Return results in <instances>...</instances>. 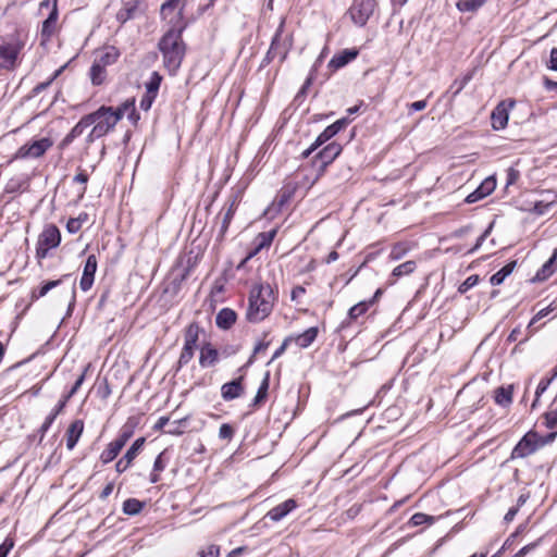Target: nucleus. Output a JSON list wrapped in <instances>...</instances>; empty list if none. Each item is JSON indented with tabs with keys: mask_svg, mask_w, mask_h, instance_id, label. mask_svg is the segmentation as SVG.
Returning a JSON list of instances; mask_svg holds the SVG:
<instances>
[{
	"mask_svg": "<svg viewBox=\"0 0 557 557\" xmlns=\"http://www.w3.org/2000/svg\"><path fill=\"white\" fill-rule=\"evenodd\" d=\"M159 49L164 55V62L168 66L174 61V28L171 27L166 30L164 36L159 42Z\"/></svg>",
	"mask_w": 557,
	"mask_h": 557,
	"instance_id": "nucleus-14",
	"label": "nucleus"
},
{
	"mask_svg": "<svg viewBox=\"0 0 557 557\" xmlns=\"http://www.w3.org/2000/svg\"><path fill=\"white\" fill-rule=\"evenodd\" d=\"M295 191L296 186L292 184L284 185L276 197L278 207H283L284 205H286L293 198Z\"/></svg>",
	"mask_w": 557,
	"mask_h": 557,
	"instance_id": "nucleus-37",
	"label": "nucleus"
},
{
	"mask_svg": "<svg viewBox=\"0 0 557 557\" xmlns=\"http://www.w3.org/2000/svg\"><path fill=\"white\" fill-rule=\"evenodd\" d=\"M358 55V50L356 49H345L339 53L335 54L329 62V67L332 71H336L338 69L344 67L349 62L355 60Z\"/></svg>",
	"mask_w": 557,
	"mask_h": 557,
	"instance_id": "nucleus-17",
	"label": "nucleus"
},
{
	"mask_svg": "<svg viewBox=\"0 0 557 557\" xmlns=\"http://www.w3.org/2000/svg\"><path fill=\"white\" fill-rule=\"evenodd\" d=\"M348 124L347 119H341L329 125L315 139V141L302 152L304 158H308L317 148L321 145L330 140L333 136H335L341 129H343Z\"/></svg>",
	"mask_w": 557,
	"mask_h": 557,
	"instance_id": "nucleus-10",
	"label": "nucleus"
},
{
	"mask_svg": "<svg viewBox=\"0 0 557 557\" xmlns=\"http://www.w3.org/2000/svg\"><path fill=\"white\" fill-rule=\"evenodd\" d=\"M276 57H278V54H277L275 51H273V49L270 47V48H269V50H268V52H267V54H265V57H264V58H263V60H262L261 65H262V66L268 65V64H269L270 62H272Z\"/></svg>",
	"mask_w": 557,
	"mask_h": 557,
	"instance_id": "nucleus-62",
	"label": "nucleus"
},
{
	"mask_svg": "<svg viewBox=\"0 0 557 557\" xmlns=\"http://www.w3.org/2000/svg\"><path fill=\"white\" fill-rule=\"evenodd\" d=\"M13 546L14 541L10 537H7L0 545V557H7L9 552L13 548Z\"/></svg>",
	"mask_w": 557,
	"mask_h": 557,
	"instance_id": "nucleus-52",
	"label": "nucleus"
},
{
	"mask_svg": "<svg viewBox=\"0 0 557 557\" xmlns=\"http://www.w3.org/2000/svg\"><path fill=\"white\" fill-rule=\"evenodd\" d=\"M544 424L552 430L557 428V400H555L548 411L544 413Z\"/></svg>",
	"mask_w": 557,
	"mask_h": 557,
	"instance_id": "nucleus-39",
	"label": "nucleus"
},
{
	"mask_svg": "<svg viewBox=\"0 0 557 557\" xmlns=\"http://www.w3.org/2000/svg\"><path fill=\"white\" fill-rule=\"evenodd\" d=\"M97 271V258L95 255H89L84 265L83 275L81 277L79 286L82 290L87 292L91 288Z\"/></svg>",
	"mask_w": 557,
	"mask_h": 557,
	"instance_id": "nucleus-11",
	"label": "nucleus"
},
{
	"mask_svg": "<svg viewBox=\"0 0 557 557\" xmlns=\"http://www.w3.org/2000/svg\"><path fill=\"white\" fill-rule=\"evenodd\" d=\"M219 358V352L211 345L201 347L199 363L202 368L213 366Z\"/></svg>",
	"mask_w": 557,
	"mask_h": 557,
	"instance_id": "nucleus-26",
	"label": "nucleus"
},
{
	"mask_svg": "<svg viewBox=\"0 0 557 557\" xmlns=\"http://www.w3.org/2000/svg\"><path fill=\"white\" fill-rule=\"evenodd\" d=\"M113 488H114V484H113V482L108 483V484L104 486V488L102 490V492L100 493V498H101V499H106V498H108V497L111 495V493H112Z\"/></svg>",
	"mask_w": 557,
	"mask_h": 557,
	"instance_id": "nucleus-64",
	"label": "nucleus"
},
{
	"mask_svg": "<svg viewBox=\"0 0 557 557\" xmlns=\"http://www.w3.org/2000/svg\"><path fill=\"white\" fill-rule=\"evenodd\" d=\"M62 71H63V66L60 67L59 70H57L48 81L36 85L35 88L33 89V92L35 95H38L41 91H44L45 89H47L52 84V82L62 73Z\"/></svg>",
	"mask_w": 557,
	"mask_h": 557,
	"instance_id": "nucleus-46",
	"label": "nucleus"
},
{
	"mask_svg": "<svg viewBox=\"0 0 557 557\" xmlns=\"http://www.w3.org/2000/svg\"><path fill=\"white\" fill-rule=\"evenodd\" d=\"M61 243V233L59 228L49 224L45 226L40 233L36 247V257L41 260L48 256V251L52 248H57Z\"/></svg>",
	"mask_w": 557,
	"mask_h": 557,
	"instance_id": "nucleus-4",
	"label": "nucleus"
},
{
	"mask_svg": "<svg viewBox=\"0 0 557 557\" xmlns=\"http://www.w3.org/2000/svg\"><path fill=\"white\" fill-rule=\"evenodd\" d=\"M134 10L135 5L131 7V3H127L126 7L117 13V20H120L123 23L126 22L127 20L133 17Z\"/></svg>",
	"mask_w": 557,
	"mask_h": 557,
	"instance_id": "nucleus-48",
	"label": "nucleus"
},
{
	"mask_svg": "<svg viewBox=\"0 0 557 557\" xmlns=\"http://www.w3.org/2000/svg\"><path fill=\"white\" fill-rule=\"evenodd\" d=\"M57 417L58 416H55V413L51 412L46 418L45 422L42 423V425L39 429L40 441L44 438V436L46 435L47 431L49 430V428L51 426V424L53 423V421L55 420Z\"/></svg>",
	"mask_w": 557,
	"mask_h": 557,
	"instance_id": "nucleus-50",
	"label": "nucleus"
},
{
	"mask_svg": "<svg viewBox=\"0 0 557 557\" xmlns=\"http://www.w3.org/2000/svg\"><path fill=\"white\" fill-rule=\"evenodd\" d=\"M132 104L124 102L117 108L101 106L98 110L87 114L91 131L86 137V143L91 144L110 133L117 122L123 117Z\"/></svg>",
	"mask_w": 557,
	"mask_h": 557,
	"instance_id": "nucleus-1",
	"label": "nucleus"
},
{
	"mask_svg": "<svg viewBox=\"0 0 557 557\" xmlns=\"http://www.w3.org/2000/svg\"><path fill=\"white\" fill-rule=\"evenodd\" d=\"M557 435V432H552L545 436H541L539 434V444H540V447H543L547 444H550L552 442H554L555 437Z\"/></svg>",
	"mask_w": 557,
	"mask_h": 557,
	"instance_id": "nucleus-59",
	"label": "nucleus"
},
{
	"mask_svg": "<svg viewBox=\"0 0 557 557\" xmlns=\"http://www.w3.org/2000/svg\"><path fill=\"white\" fill-rule=\"evenodd\" d=\"M512 385L500 386L494 392V400L497 405L507 407L512 403Z\"/></svg>",
	"mask_w": 557,
	"mask_h": 557,
	"instance_id": "nucleus-27",
	"label": "nucleus"
},
{
	"mask_svg": "<svg viewBox=\"0 0 557 557\" xmlns=\"http://www.w3.org/2000/svg\"><path fill=\"white\" fill-rule=\"evenodd\" d=\"M479 282L478 275H470L467 277L459 286L458 292L460 294L467 293L469 289H471L473 286H475Z\"/></svg>",
	"mask_w": 557,
	"mask_h": 557,
	"instance_id": "nucleus-47",
	"label": "nucleus"
},
{
	"mask_svg": "<svg viewBox=\"0 0 557 557\" xmlns=\"http://www.w3.org/2000/svg\"><path fill=\"white\" fill-rule=\"evenodd\" d=\"M237 205H238V196L234 195L230 199L227 210L223 213L222 223H221V227H220V232H219V237L223 238L224 235L226 234L228 226L231 224V221L234 216V213L237 209Z\"/></svg>",
	"mask_w": 557,
	"mask_h": 557,
	"instance_id": "nucleus-22",
	"label": "nucleus"
},
{
	"mask_svg": "<svg viewBox=\"0 0 557 557\" xmlns=\"http://www.w3.org/2000/svg\"><path fill=\"white\" fill-rule=\"evenodd\" d=\"M373 302L374 299H371L369 301H360L352 306L348 311L349 322L356 321L359 317L364 314Z\"/></svg>",
	"mask_w": 557,
	"mask_h": 557,
	"instance_id": "nucleus-32",
	"label": "nucleus"
},
{
	"mask_svg": "<svg viewBox=\"0 0 557 557\" xmlns=\"http://www.w3.org/2000/svg\"><path fill=\"white\" fill-rule=\"evenodd\" d=\"M144 443V437L137 438L127 449L125 455L115 463V469L119 473L124 472L131 466L132 461L136 458L139 450L141 449Z\"/></svg>",
	"mask_w": 557,
	"mask_h": 557,
	"instance_id": "nucleus-12",
	"label": "nucleus"
},
{
	"mask_svg": "<svg viewBox=\"0 0 557 557\" xmlns=\"http://www.w3.org/2000/svg\"><path fill=\"white\" fill-rule=\"evenodd\" d=\"M194 350L195 348L194 347H189V346H185L183 347V350H182V354H181V357H180V363H187L193 355H194Z\"/></svg>",
	"mask_w": 557,
	"mask_h": 557,
	"instance_id": "nucleus-53",
	"label": "nucleus"
},
{
	"mask_svg": "<svg viewBox=\"0 0 557 557\" xmlns=\"http://www.w3.org/2000/svg\"><path fill=\"white\" fill-rule=\"evenodd\" d=\"M552 379H542L536 387V392H535V400L533 403V407L535 406V403L537 401V399L540 398V396L548 388V386L550 385L552 383Z\"/></svg>",
	"mask_w": 557,
	"mask_h": 557,
	"instance_id": "nucleus-49",
	"label": "nucleus"
},
{
	"mask_svg": "<svg viewBox=\"0 0 557 557\" xmlns=\"http://www.w3.org/2000/svg\"><path fill=\"white\" fill-rule=\"evenodd\" d=\"M376 8V0H355L349 9V14L354 23L363 26Z\"/></svg>",
	"mask_w": 557,
	"mask_h": 557,
	"instance_id": "nucleus-7",
	"label": "nucleus"
},
{
	"mask_svg": "<svg viewBox=\"0 0 557 557\" xmlns=\"http://www.w3.org/2000/svg\"><path fill=\"white\" fill-rule=\"evenodd\" d=\"M61 282H62V280H57V281H49V282L45 283L42 286H40L38 292L33 293V298H41V297L46 296L49 290L59 286L61 284Z\"/></svg>",
	"mask_w": 557,
	"mask_h": 557,
	"instance_id": "nucleus-45",
	"label": "nucleus"
},
{
	"mask_svg": "<svg viewBox=\"0 0 557 557\" xmlns=\"http://www.w3.org/2000/svg\"><path fill=\"white\" fill-rule=\"evenodd\" d=\"M274 300V292L269 284H256L249 294L247 320L252 323L264 320L271 313Z\"/></svg>",
	"mask_w": 557,
	"mask_h": 557,
	"instance_id": "nucleus-2",
	"label": "nucleus"
},
{
	"mask_svg": "<svg viewBox=\"0 0 557 557\" xmlns=\"http://www.w3.org/2000/svg\"><path fill=\"white\" fill-rule=\"evenodd\" d=\"M107 77L106 66L94 61L90 67V79L94 85H101Z\"/></svg>",
	"mask_w": 557,
	"mask_h": 557,
	"instance_id": "nucleus-34",
	"label": "nucleus"
},
{
	"mask_svg": "<svg viewBox=\"0 0 557 557\" xmlns=\"http://www.w3.org/2000/svg\"><path fill=\"white\" fill-rule=\"evenodd\" d=\"M52 146V140L49 138H41L39 140H35L30 144H25L18 148L15 157L18 159H28V158H39L41 157L50 147Z\"/></svg>",
	"mask_w": 557,
	"mask_h": 557,
	"instance_id": "nucleus-9",
	"label": "nucleus"
},
{
	"mask_svg": "<svg viewBox=\"0 0 557 557\" xmlns=\"http://www.w3.org/2000/svg\"><path fill=\"white\" fill-rule=\"evenodd\" d=\"M539 433L529 431L515 446L511 451V458H524L540 449Z\"/></svg>",
	"mask_w": 557,
	"mask_h": 557,
	"instance_id": "nucleus-8",
	"label": "nucleus"
},
{
	"mask_svg": "<svg viewBox=\"0 0 557 557\" xmlns=\"http://www.w3.org/2000/svg\"><path fill=\"white\" fill-rule=\"evenodd\" d=\"M123 447L116 443L115 441H112L108 444L107 448L101 453L100 459L103 463H109L112 460H114L117 455L120 454L121 449Z\"/></svg>",
	"mask_w": 557,
	"mask_h": 557,
	"instance_id": "nucleus-30",
	"label": "nucleus"
},
{
	"mask_svg": "<svg viewBox=\"0 0 557 557\" xmlns=\"http://www.w3.org/2000/svg\"><path fill=\"white\" fill-rule=\"evenodd\" d=\"M342 146L337 143H331L325 146L319 153L318 158L321 161V165L325 166L334 161V159L341 153Z\"/></svg>",
	"mask_w": 557,
	"mask_h": 557,
	"instance_id": "nucleus-23",
	"label": "nucleus"
},
{
	"mask_svg": "<svg viewBox=\"0 0 557 557\" xmlns=\"http://www.w3.org/2000/svg\"><path fill=\"white\" fill-rule=\"evenodd\" d=\"M557 270V265L553 264V261L547 260L542 268L536 272L533 281L542 282L552 276Z\"/></svg>",
	"mask_w": 557,
	"mask_h": 557,
	"instance_id": "nucleus-36",
	"label": "nucleus"
},
{
	"mask_svg": "<svg viewBox=\"0 0 557 557\" xmlns=\"http://www.w3.org/2000/svg\"><path fill=\"white\" fill-rule=\"evenodd\" d=\"M360 511L361 505L355 504L349 509L346 510L345 515L347 516V518L354 519L359 515Z\"/></svg>",
	"mask_w": 557,
	"mask_h": 557,
	"instance_id": "nucleus-61",
	"label": "nucleus"
},
{
	"mask_svg": "<svg viewBox=\"0 0 557 557\" xmlns=\"http://www.w3.org/2000/svg\"><path fill=\"white\" fill-rule=\"evenodd\" d=\"M547 67L552 71H556L557 72V48H553L550 50V54H549V61L547 63Z\"/></svg>",
	"mask_w": 557,
	"mask_h": 557,
	"instance_id": "nucleus-58",
	"label": "nucleus"
},
{
	"mask_svg": "<svg viewBox=\"0 0 557 557\" xmlns=\"http://www.w3.org/2000/svg\"><path fill=\"white\" fill-rule=\"evenodd\" d=\"M318 336L317 327H309L296 337V344L301 348L309 347Z\"/></svg>",
	"mask_w": 557,
	"mask_h": 557,
	"instance_id": "nucleus-31",
	"label": "nucleus"
},
{
	"mask_svg": "<svg viewBox=\"0 0 557 557\" xmlns=\"http://www.w3.org/2000/svg\"><path fill=\"white\" fill-rule=\"evenodd\" d=\"M220 548L216 545H209L205 549L199 552L200 557H219Z\"/></svg>",
	"mask_w": 557,
	"mask_h": 557,
	"instance_id": "nucleus-51",
	"label": "nucleus"
},
{
	"mask_svg": "<svg viewBox=\"0 0 557 557\" xmlns=\"http://www.w3.org/2000/svg\"><path fill=\"white\" fill-rule=\"evenodd\" d=\"M120 50L114 46H106L96 57L95 61L103 66L114 64L120 58Z\"/></svg>",
	"mask_w": 557,
	"mask_h": 557,
	"instance_id": "nucleus-21",
	"label": "nucleus"
},
{
	"mask_svg": "<svg viewBox=\"0 0 557 557\" xmlns=\"http://www.w3.org/2000/svg\"><path fill=\"white\" fill-rule=\"evenodd\" d=\"M416 268H417L416 261L409 260V261H406V262L399 264L398 267H396L393 270L392 275L396 276V277L409 275L416 270Z\"/></svg>",
	"mask_w": 557,
	"mask_h": 557,
	"instance_id": "nucleus-40",
	"label": "nucleus"
},
{
	"mask_svg": "<svg viewBox=\"0 0 557 557\" xmlns=\"http://www.w3.org/2000/svg\"><path fill=\"white\" fill-rule=\"evenodd\" d=\"M161 79V76L157 72H153L146 83V92L157 96Z\"/></svg>",
	"mask_w": 557,
	"mask_h": 557,
	"instance_id": "nucleus-43",
	"label": "nucleus"
},
{
	"mask_svg": "<svg viewBox=\"0 0 557 557\" xmlns=\"http://www.w3.org/2000/svg\"><path fill=\"white\" fill-rule=\"evenodd\" d=\"M269 383H270V373L267 372L259 388H258V392H257V395L253 399V405L257 406L259 405L260 403H262L267 396H268V389H269Z\"/></svg>",
	"mask_w": 557,
	"mask_h": 557,
	"instance_id": "nucleus-41",
	"label": "nucleus"
},
{
	"mask_svg": "<svg viewBox=\"0 0 557 557\" xmlns=\"http://www.w3.org/2000/svg\"><path fill=\"white\" fill-rule=\"evenodd\" d=\"M233 428L230 424H222L219 430V436L223 440L231 438L233 436Z\"/></svg>",
	"mask_w": 557,
	"mask_h": 557,
	"instance_id": "nucleus-54",
	"label": "nucleus"
},
{
	"mask_svg": "<svg viewBox=\"0 0 557 557\" xmlns=\"http://www.w3.org/2000/svg\"><path fill=\"white\" fill-rule=\"evenodd\" d=\"M135 425L136 423L134 419H128L126 423L122 426L117 438H115L114 441L119 443L122 447H124L128 440L133 436Z\"/></svg>",
	"mask_w": 557,
	"mask_h": 557,
	"instance_id": "nucleus-29",
	"label": "nucleus"
},
{
	"mask_svg": "<svg viewBox=\"0 0 557 557\" xmlns=\"http://www.w3.org/2000/svg\"><path fill=\"white\" fill-rule=\"evenodd\" d=\"M83 431H84L83 420H75L70 424V426L66 431V434H65L67 449L72 450L75 447Z\"/></svg>",
	"mask_w": 557,
	"mask_h": 557,
	"instance_id": "nucleus-20",
	"label": "nucleus"
},
{
	"mask_svg": "<svg viewBox=\"0 0 557 557\" xmlns=\"http://www.w3.org/2000/svg\"><path fill=\"white\" fill-rule=\"evenodd\" d=\"M434 521L435 518L433 516H429L423 512H417L410 518L409 524L412 527H418L424 523L432 524Z\"/></svg>",
	"mask_w": 557,
	"mask_h": 557,
	"instance_id": "nucleus-44",
	"label": "nucleus"
},
{
	"mask_svg": "<svg viewBox=\"0 0 557 557\" xmlns=\"http://www.w3.org/2000/svg\"><path fill=\"white\" fill-rule=\"evenodd\" d=\"M516 265L517 261H511L507 263L505 267H503L499 271H497L495 274L491 276V284L493 286L500 285L505 281V278L512 273Z\"/></svg>",
	"mask_w": 557,
	"mask_h": 557,
	"instance_id": "nucleus-28",
	"label": "nucleus"
},
{
	"mask_svg": "<svg viewBox=\"0 0 557 557\" xmlns=\"http://www.w3.org/2000/svg\"><path fill=\"white\" fill-rule=\"evenodd\" d=\"M496 187V181L494 177L485 178L481 185L466 197L467 203H474L484 197L491 195Z\"/></svg>",
	"mask_w": 557,
	"mask_h": 557,
	"instance_id": "nucleus-13",
	"label": "nucleus"
},
{
	"mask_svg": "<svg viewBox=\"0 0 557 557\" xmlns=\"http://www.w3.org/2000/svg\"><path fill=\"white\" fill-rule=\"evenodd\" d=\"M276 233H277L276 228L270 230L268 232L259 233L257 235V237L255 238V245H256L255 251L249 253L248 258L252 257L255 253L260 251L262 248L269 247L272 244L274 237L276 236Z\"/></svg>",
	"mask_w": 557,
	"mask_h": 557,
	"instance_id": "nucleus-25",
	"label": "nucleus"
},
{
	"mask_svg": "<svg viewBox=\"0 0 557 557\" xmlns=\"http://www.w3.org/2000/svg\"><path fill=\"white\" fill-rule=\"evenodd\" d=\"M81 228L82 226L79 225L78 220H76L75 218H71L66 223V230L71 234L77 233Z\"/></svg>",
	"mask_w": 557,
	"mask_h": 557,
	"instance_id": "nucleus-57",
	"label": "nucleus"
},
{
	"mask_svg": "<svg viewBox=\"0 0 557 557\" xmlns=\"http://www.w3.org/2000/svg\"><path fill=\"white\" fill-rule=\"evenodd\" d=\"M297 507V503L295 499L289 498L277 506L273 507L270 511H268L267 517L277 522L285 518L292 510H294Z\"/></svg>",
	"mask_w": 557,
	"mask_h": 557,
	"instance_id": "nucleus-16",
	"label": "nucleus"
},
{
	"mask_svg": "<svg viewBox=\"0 0 557 557\" xmlns=\"http://www.w3.org/2000/svg\"><path fill=\"white\" fill-rule=\"evenodd\" d=\"M237 314L233 309L223 308L216 317L215 323L220 329L227 330L236 322Z\"/></svg>",
	"mask_w": 557,
	"mask_h": 557,
	"instance_id": "nucleus-24",
	"label": "nucleus"
},
{
	"mask_svg": "<svg viewBox=\"0 0 557 557\" xmlns=\"http://www.w3.org/2000/svg\"><path fill=\"white\" fill-rule=\"evenodd\" d=\"M244 376H239L231 382H227L221 387V395L224 400H233L244 394L243 386Z\"/></svg>",
	"mask_w": 557,
	"mask_h": 557,
	"instance_id": "nucleus-15",
	"label": "nucleus"
},
{
	"mask_svg": "<svg viewBox=\"0 0 557 557\" xmlns=\"http://www.w3.org/2000/svg\"><path fill=\"white\" fill-rule=\"evenodd\" d=\"M199 335V327L196 324H190L185 334V346L197 347V341Z\"/></svg>",
	"mask_w": 557,
	"mask_h": 557,
	"instance_id": "nucleus-42",
	"label": "nucleus"
},
{
	"mask_svg": "<svg viewBox=\"0 0 557 557\" xmlns=\"http://www.w3.org/2000/svg\"><path fill=\"white\" fill-rule=\"evenodd\" d=\"M493 225L491 224L486 230L485 232L478 238L475 245L473 246V248L470 249L469 252H474L476 251L484 243V240L486 239V237L490 235L491 233V230H492Z\"/></svg>",
	"mask_w": 557,
	"mask_h": 557,
	"instance_id": "nucleus-56",
	"label": "nucleus"
},
{
	"mask_svg": "<svg viewBox=\"0 0 557 557\" xmlns=\"http://www.w3.org/2000/svg\"><path fill=\"white\" fill-rule=\"evenodd\" d=\"M154 98H156L154 95L146 92L145 96L140 100V108L145 111L149 110Z\"/></svg>",
	"mask_w": 557,
	"mask_h": 557,
	"instance_id": "nucleus-55",
	"label": "nucleus"
},
{
	"mask_svg": "<svg viewBox=\"0 0 557 557\" xmlns=\"http://www.w3.org/2000/svg\"><path fill=\"white\" fill-rule=\"evenodd\" d=\"M144 503L137 498H128L123 503V512L128 516L138 515L144 508Z\"/></svg>",
	"mask_w": 557,
	"mask_h": 557,
	"instance_id": "nucleus-35",
	"label": "nucleus"
},
{
	"mask_svg": "<svg viewBox=\"0 0 557 557\" xmlns=\"http://www.w3.org/2000/svg\"><path fill=\"white\" fill-rule=\"evenodd\" d=\"M171 454L168 449L163 450L156 459L153 465V473L151 474V482L156 483L158 482L159 478L156 474L158 471H162L165 467V465L170 461Z\"/></svg>",
	"mask_w": 557,
	"mask_h": 557,
	"instance_id": "nucleus-33",
	"label": "nucleus"
},
{
	"mask_svg": "<svg viewBox=\"0 0 557 557\" xmlns=\"http://www.w3.org/2000/svg\"><path fill=\"white\" fill-rule=\"evenodd\" d=\"M48 10V16L42 22L41 36L48 40L57 30L58 24V7L57 0H44L40 2L39 11L42 14L44 10Z\"/></svg>",
	"mask_w": 557,
	"mask_h": 557,
	"instance_id": "nucleus-6",
	"label": "nucleus"
},
{
	"mask_svg": "<svg viewBox=\"0 0 557 557\" xmlns=\"http://www.w3.org/2000/svg\"><path fill=\"white\" fill-rule=\"evenodd\" d=\"M284 25L285 20L282 18L271 41V48L278 54L281 63L286 60L293 47V36L292 34L284 35Z\"/></svg>",
	"mask_w": 557,
	"mask_h": 557,
	"instance_id": "nucleus-5",
	"label": "nucleus"
},
{
	"mask_svg": "<svg viewBox=\"0 0 557 557\" xmlns=\"http://www.w3.org/2000/svg\"><path fill=\"white\" fill-rule=\"evenodd\" d=\"M508 108L504 101L499 102L492 112L491 120L494 129L499 131L508 123Z\"/></svg>",
	"mask_w": 557,
	"mask_h": 557,
	"instance_id": "nucleus-18",
	"label": "nucleus"
},
{
	"mask_svg": "<svg viewBox=\"0 0 557 557\" xmlns=\"http://www.w3.org/2000/svg\"><path fill=\"white\" fill-rule=\"evenodd\" d=\"M305 293H306L305 287H302V286H300V285H298V286L294 287V288H293V290H292V295H290L292 300H293V301L297 300V299H298L299 297H301Z\"/></svg>",
	"mask_w": 557,
	"mask_h": 557,
	"instance_id": "nucleus-63",
	"label": "nucleus"
},
{
	"mask_svg": "<svg viewBox=\"0 0 557 557\" xmlns=\"http://www.w3.org/2000/svg\"><path fill=\"white\" fill-rule=\"evenodd\" d=\"M487 0H459L457 8L461 12H474L480 9Z\"/></svg>",
	"mask_w": 557,
	"mask_h": 557,
	"instance_id": "nucleus-38",
	"label": "nucleus"
},
{
	"mask_svg": "<svg viewBox=\"0 0 557 557\" xmlns=\"http://www.w3.org/2000/svg\"><path fill=\"white\" fill-rule=\"evenodd\" d=\"M24 42L17 38L0 37V70L13 71L20 64Z\"/></svg>",
	"mask_w": 557,
	"mask_h": 557,
	"instance_id": "nucleus-3",
	"label": "nucleus"
},
{
	"mask_svg": "<svg viewBox=\"0 0 557 557\" xmlns=\"http://www.w3.org/2000/svg\"><path fill=\"white\" fill-rule=\"evenodd\" d=\"M554 310V307L553 305L550 304L548 307L540 310L533 318H532V322H537L540 321L541 319H543L544 317H546L548 313H550L552 311Z\"/></svg>",
	"mask_w": 557,
	"mask_h": 557,
	"instance_id": "nucleus-60",
	"label": "nucleus"
},
{
	"mask_svg": "<svg viewBox=\"0 0 557 557\" xmlns=\"http://www.w3.org/2000/svg\"><path fill=\"white\" fill-rule=\"evenodd\" d=\"M90 126L88 115H84L78 123L70 131V133L60 143V148L64 149L70 146L73 140L79 137L86 128Z\"/></svg>",
	"mask_w": 557,
	"mask_h": 557,
	"instance_id": "nucleus-19",
	"label": "nucleus"
}]
</instances>
